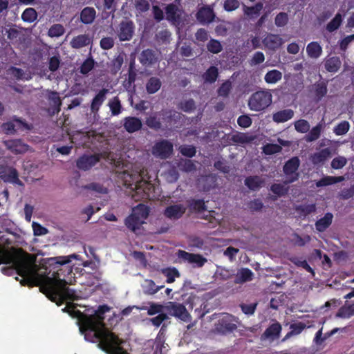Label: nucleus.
<instances>
[{"label": "nucleus", "instance_id": "nucleus-1", "mask_svg": "<svg viewBox=\"0 0 354 354\" xmlns=\"http://www.w3.org/2000/svg\"><path fill=\"white\" fill-rule=\"evenodd\" d=\"M0 263L9 265L3 271L9 274L15 271L22 277L21 283L39 287L41 292L58 306L63 303V279L46 267L39 266L35 258L26 253L12 252L0 246Z\"/></svg>", "mask_w": 354, "mask_h": 354}, {"label": "nucleus", "instance_id": "nucleus-2", "mask_svg": "<svg viewBox=\"0 0 354 354\" xmlns=\"http://www.w3.org/2000/svg\"><path fill=\"white\" fill-rule=\"evenodd\" d=\"M103 313L100 310L84 318L80 326L81 333L86 340L97 343V346L107 354H128L120 346L122 341L104 327Z\"/></svg>", "mask_w": 354, "mask_h": 354}, {"label": "nucleus", "instance_id": "nucleus-3", "mask_svg": "<svg viewBox=\"0 0 354 354\" xmlns=\"http://www.w3.org/2000/svg\"><path fill=\"white\" fill-rule=\"evenodd\" d=\"M149 210L147 206L139 204L133 209L132 214L126 218L125 225L131 231L136 232L137 230L145 223Z\"/></svg>", "mask_w": 354, "mask_h": 354}, {"label": "nucleus", "instance_id": "nucleus-4", "mask_svg": "<svg viewBox=\"0 0 354 354\" xmlns=\"http://www.w3.org/2000/svg\"><path fill=\"white\" fill-rule=\"evenodd\" d=\"M133 190L134 194H132V197L136 201L154 200L159 196L158 188L144 180H140L138 184H136Z\"/></svg>", "mask_w": 354, "mask_h": 354}, {"label": "nucleus", "instance_id": "nucleus-5", "mask_svg": "<svg viewBox=\"0 0 354 354\" xmlns=\"http://www.w3.org/2000/svg\"><path fill=\"white\" fill-rule=\"evenodd\" d=\"M272 102V95L268 90L259 91L249 98L248 106L254 111H261L268 107Z\"/></svg>", "mask_w": 354, "mask_h": 354}, {"label": "nucleus", "instance_id": "nucleus-6", "mask_svg": "<svg viewBox=\"0 0 354 354\" xmlns=\"http://www.w3.org/2000/svg\"><path fill=\"white\" fill-rule=\"evenodd\" d=\"M177 256L182 262L190 264L194 268H202L207 261V259L200 254L189 253L184 250H178Z\"/></svg>", "mask_w": 354, "mask_h": 354}, {"label": "nucleus", "instance_id": "nucleus-7", "mask_svg": "<svg viewBox=\"0 0 354 354\" xmlns=\"http://www.w3.org/2000/svg\"><path fill=\"white\" fill-rule=\"evenodd\" d=\"M300 165V160L297 157L290 159L283 166V172L286 176L284 184L287 185L296 181L299 178V173L297 172Z\"/></svg>", "mask_w": 354, "mask_h": 354}, {"label": "nucleus", "instance_id": "nucleus-8", "mask_svg": "<svg viewBox=\"0 0 354 354\" xmlns=\"http://www.w3.org/2000/svg\"><path fill=\"white\" fill-rule=\"evenodd\" d=\"M165 310L170 315L178 317L183 321L187 322L189 319V315L187 309L181 304L168 302L165 305Z\"/></svg>", "mask_w": 354, "mask_h": 354}, {"label": "nucleus", "instance_id": "nucleus-9", "mask_svg": "<svg viewBox=\"0 0 354 354\" xmlns=\"http://www.w3.org/2000/svg\"><path fill=\"white\" fill-rule=\"evenodd\" d=\"M173 145L167 140L156 142L152 147V154L160 159H166L172 153Z\"/></svg>", "mask_w": 354, "mask_h": 354}, {"label": "nucleus", "instance_id": "nucleus-10", "mask_svg": "<svg viewBox=\"0 0 354 354\" xmlns=\"http://www.w3.org/2000/svg\"><path fill=\"white\" fill-rule=\"evenodd\" d=\"M135 26L133 21L129 20L122 21L119 24L118 36L120 41H129L133 37Z\"/></svg>", "mask_w": 354, "mask_h": 354}, {"label": "nucleus", "instance_id": "nucleus-11", "mask_svg": "<svg viewBox=\"0 0 354 354\" xmlns=\"http://www.w3.org/2000/svg\"><path fill=\"white\" fill-rule=\"evenodd\" d=\"M186 207L182 204H175L168 206L164 212V215L171 219L176 220L180 218L185 212Z\"/></svg>", "mask_w": 354, "mask_h": 354}, {"label": "nucleus", "instance_id": "nucleus-12", "mask_svg": "<svg viewBox=\"0 0 354 354\" xmlns=\"http://www.w3.org/2000/svg\"><path fill=\"white\" fill-rule=\"evenodd\" d=\"M3 144L7 149L15 154L23 153L28 150V146L21 140H5Z\"/></svg>", "mask_w": 354, "mask_h": 354}, {"label": "nucleus", "instance_id": "nucleus-13", "mask_svg": "<svg viewBox=\"0 0 354 354\" xmlns=\"http://www.w3.org/2000/svg\"><path fill=\"white\" fill-rule=\"evenodd\" d=\"M2 129L6 134H14L17 130L28 129V125L22 120L14 118L12 121L3 123Z\"/></svg>", "mask_w": 354, "mask_h": 354}, {"label": "nucleus", "instance_id": "nucleus-14", "mask_svg": "<svg viewBox=\"0 0 354 354\" xmlns=\"http://www.w3.org/2000/svg\"><path fill=\"white\" fill-rule=\"evenodd\" d=\"M215 14L210 6H203L196 13L197 20L203 24H209L214 21Z\"/></svg>", "mask_w": 354, "mask_h": 354}, {"label": "nucleus", "instance_id": "nucleus-15", "mask_svg": "<svg viewBox=\"0 0 354 354\" xmlns=\"http://www.w3.org/2000/svg\"><path fill=\"white\" fill-rule=\"evenodd\" d=\"M100 160L98 155L83 156L77 160V167L80 169L88 170Z\"/></svg>", "mask_w": 354, "mask_h": 354}, {"label": "nucleus", "instance_id": "nucleus-16", "mask_svg": "<svg viewBox=\"0 0 354 354\" xmlns=\"http://www.w3.org/2000/svg\"><path fill=\"white\" fill-rule=\"evenodd\" d=\"M331 156V151L329 148L323 149L313 153L310 160L315 165H323Z\"/></svg>", "mask_w": 354, "mask_h": 354}, {"label": "nucleus", "instance_id": "nucleus-17", "mask_svg": "<svg viewBox=\"0 0 354 354\" xmlns=\"http://www.w3.org/2000/svg\"><path fill=\"white\" fill-rule=\"evenodd\" d=\"M263 44L266 48L274 50L279 48L283 41L279 35L270 33L263 39Z\"/></svg>", "mask_w": 354, "mask_h": 354}, {"label": "nucleus", "instance_id": "nucleus-18", "mask_svg": "<svg viewBox=\"0 0 354 354\" xmlns=\"http://www.w3.org/2000/svg\"><path fill=\"white\" fill-rule=\"evenodd\" d=\"M141 120L136 117H126L123 120V126L129 133H133L140 130L142 127Z\"/></svg>", "mask_w": 354, "mask_h": 354}, {"label": "nucleus", "instance_id": "nucleus-19", "mask_svg": "<svg viewBox=\"0 0 354 354\" xmlns=\"http://www.w3.org/2000/svg\"><path fill=\"white\" fill-rule=\"evenodd\" d=\"M216 330L221 333L232 332L236 328V325L231 322V317L227 315L218 321Z\"/></svg>", "mask_w": 354, "mask_h": 354}, {"label": "nucleus", "instance_id": "nucleus-20", "mask_svg": "<svg viewBox=\"0 0 354 354\" xmlns=\"http://www.w3.org/2000/svg\"><path fill=\"white\" fill-rule=\"evenodd\" d=\"M166 18L173 23L178 22L182 15L181 10L176 4L171 3L167 6L165 8Z\"/></svg>", "mask_w": 354, "mask_h": 354}, {"label": "nucleus", "instance_id": "nucleus-21", "mask_svg": "<svg viewBox=\"0 0 354 354\" xmlns=\"http://www.w3.org/2000/svg\"><path fill=\"white\" fill-rule=\"evenodd\" d=\"M158 61V57L155 52L150 49L144 50L140 55V63L146 66H149Z\"/></svg>", "mask_w": 354, "mask_h": 354}, {"label": "nucleus", "instance_id": "nucleus-22", "mask_svg": "<svg viewBox=\"0 0 354 354\" xmlns=\"http://www.w3.org/2000/svg\"><path fill=\"white\" fill-rule=\"evenodd\" d=\"M140 174H130L127 171H124L123 172L120 173L119 177L124 182V185L127 186L128 188H131L133 189V187L132 186L140 180H139Z\"/></svg>", "mask_w": 354, "mask_h": 354}, {"label": "nucleus", "instance_id": "nucleus-23", "mask_svg": "<svg viewBox=\"0 0 354 354\" xmlns=\"http://www.w3.org/2000/svg\"><path fill=\"white\" fill-rule=\"evenodd\" d=\"M91 42V39L86 34L79 35L73 37L70 41V45L73 48L78 49L88 46Z\"/></svg>", "mask_w": 354, "mask_h": 354}, {"label": "nucleus", "instance_id": "nucleus-24", "mask_svg": "<svg viewBox=\"0 0 354 354\" xmlns=\"http://www.w3.org/2000/svg\"><path fill=\"white\" fill-rule=\"evenodd\" d=\"M142 292L147 295H153L157 293L164 286H157L151 279H145L141 285Z\"/></svg>", "mask_w": 354, "mask_h": 354}, {"label": "nucleus", "instance_id": "nucleus-25", "mask_svg": "<svg viewBox=\"0 0 354 354\" xmlns=\"http://www.w3.org/2000/svg\"><path fill=\"white\" fill-rule=\"evenodd\" d=\"M254 275L253 272L249 268H241L236 273L235 283H243L251 281L254 278Z\"/></svg>", "mask_w": 354, "mask_h": 354}, {"label": "nucleus", "instance_id": "nucleus-26", "mask_svg": "<svg viewBox=\"0 0 354 354\" xmlns=\"http://www.w3.org/2000/svg\"><path fill=\"white\" fill-rule=\"evenodd\" d=\"M107 89H102L93 99L91 105V110L93 113H96L99 111L100 107L106 100V95L108 93Z\"/></svg>", "mask_w": 354, "mask_h": 354}, {"label": "nucleus", "instance_id": "nucleus-27", "mask_svg": "<svg viewBox=\"0 0 354 354\" xmlns=\"http://www.w3.org/2000/svg\"><path fill=\"white\" fill-rule=\"evenodd\" d=\"M294 116V111L292 109H283L273 113L272 120L277 123L285 122Z\"/></svg>", "mask_w": 354, "mask_h": 354}, {"label": "nucleus", "instance_id": "nucleus-28", "mask_svg": "<svg viewBox=\"0 0 354 354\" xmlns=\"http://www.w3.org/2000/svg\"><path fill=\"white\" fill-rule=\"evenodd\" d=\"M333 215L332 213L328 212L325 215L316 221L315 228L318 232H324L332 223Z\"/></svg>", "mask_w": 354, "mask_h": 354}, {"label": "nucleus", "instance_id": "nucleus-29", "mask_svg": "<svg viewBox=\"0 0 354 354\" xmlns=\"http://www.w3.org/2000/svg\"><path fill=\"white\" fill-rule=\"evenodd\" d=\"M96 17V11L93 8L86 7L80 13V20L84 24H92Z\"/></svg>", "mask_w": 354, "mask_h": 354}, {"label": "nucleus", "instance_id": "nucleus-30", "mask_svg": "<svg viewBox=\"0 0 354 354\" xmlns=\"http://www.w3.org/2000/svg\"><path fill=\"white\" fill-rule=\"evenodd\" d=\"M354 315V304H345L337 311L336 318L348 319Z\"/></svg>", "mask_w": 354, "mask_h": 354}, {"label": "nucleus", "instance_id": "nucleus-31", "mask_svg": "<svg viewBox=\"0 0 354 354\" xmlns=\"http://www.w3.org/2000/svg\"><path fill=\"white\" fill-rule=\"evenodd\" d=\"M306 53L309 57L312 59H317L322 53V48L319 43L312 41L307 45Z\"/></svg>", "mask_w": 354, "mask_h": 354}, {"label": "nucleus", "instance_id": "nucleus-32", "mask_svg": "<svg viewBox=\"0 0 354 354\" xmlns=\"http://www.w3.org/2000/svg\"><path fill=\"white\" fill-rule=\"evenodd\" d=\"M342 62L338 57H331L325 59L324 66L327 71L336 73L341 67Z\"/></svg>", "mask_w": 354, "mask_h": 354}, {"label": "nucleus", "instance_id": "nucleus-33", "mask_svg": "<svg viewBox=\"0 0 354 354\" xmlns=\"http://www.w3.org/2000/svg\"><path fill=\"white\" fill-rule=\"evenodd\" d=\"M281 330V324L278 322H275L265 330L263 336L267 339L274 340L279 337Z\"/></svg>", "mask_w": 354, "mask_h": 354}, {"label": "nucleus", "instance_id": "nucleus-34", "mask_svg": "<svg viewBox=\"0 0 354 354\" xmlns=\"http://www.w3.org/2000/svg\"><path fill=\"white\" fill-rule=\"evenodd\" d=\"M324 129V124L323 122L318 123L315 127L309 130L308 133L306 136V140L307 142H314L317 140L321 135L322 131Z\"/></svg>", "mask_w": 354, "mask_h": 354}, {"label": "nucleus", "instance_id": "nucleus-35", "mask_svg": "<svg viewBox=\"0 0 354 354\" xmlns=\"http://www.w3.org/2000/svg\"><path fill=\"white\" fill-rule=\"evenodd\" d=\"M264 183V180L259 176H250L245 180V185L252 190L259 189Z\"/></svg>", "mask_w": 354, "mask_h": 354}, {"label": "nucleus", "instance_id": "nucleus-36", "mask_svg": "<svg viewBox=\"0 0 354 354\" xmlns=\"http://www.w3.org/2000/svg\"><path fill=\"white\" fill-rule=\"evenodd\" d=\"M282 79V73L278 70L269 71L264 77V80L268 84H276Z\"/></svg>", "mask_w": 354, "mask_h": 354}, {"label": "nucleus", "instance_id": "nucleus-37", "mask_svg": "<svg viewBox=\"0 0 354 354\" xmlns=\"http://www.w3.org/2000/svg\"><path fill=\"white\" fill-rule=\"evenodd\" d=\"M344 180L343 176H325L316 182V186L324 187L340 183Z\"/></svg>", "mask_w": 354, "mask_h": 354}, {"label": "nucleus", "instance_id": "nucleus-38", "mask_svg": "<svg viewBox=\"0 0 354 354\" xmlns=\"http://www.w3.org/2000/svg\"><path fill=\"white\" fill-rule=\"evenodd\" d=\"M1 178L6 182L12 183H17L19 180L18 178V173L16 169L13 168H9L1 174Z\"/></svg>", "mask_w": 354, "mask_h": 354}, {"label": "nucleus", "instance_id": "nucleus-39", "mask_svg": "<svg viewBox=\"0 0 354 354\" xmlns=\"http://www.w3.org/2000/svg\"><path fill=\"white\" fill-rule=\"evenodd\" d=\"M160 80L158 77H152L146 84V90L148 93L153 94L160 88Z\"/></svg>", "mask_w": 354, "mask_h": 354}, {"label": "nucleus", "instance_id": "nucleus-40", "mask_svg": "<svg viewBox=\"0 0 354 354\" xmlns=\"http://www.w3.org/2000/svg\"><path fill=\"white\" fill-rule=\"evenodd\" d=\"M162 272L167 277L166 281L168 283H173L176 278H178L180 276V272L175 268H168L163 269Z\"/></svg>", "mask_w": 354, "mask_h": 354}, {"label": "nucleus", "instance_id": "nucleus-41", "mask_svg": "<svg viewBox=\"0 0 354 354\" xmlns=\"http://www.w3.org/2000/svg\"><path fill=\"white\" fill-rule=\"evenodd\" d=\"M140 310H147V314L149 315H156L158 313L159 315L160 313H163V312L165 311V305L163 306V305L156 304V303H150L149 308L143 306V307L140 308Z\"/></svg>", "mask_w": 354, "mask_h": 354}, {"label": "nucleus", "instance_id": "nucleus-42", "mask_svg": "<svg viewBox=\"0 0 354 354\" xmlns=\"http://www.w3.org/2000/svg\"><path fill=\"white\" fill-rule=\"evenodd\" d=\"M37 18V12L32 8H26L21 15V19L24 21L28 23L34 22Z\"/></svg>", "mask_w": 354, "mask_h": 354}, {"label": "nucleus", "instance_id": "nucleus-43", "mask_svg": "<svg viewBox=\"0 0 354 354\" xmlns=\"http://www.w3.org/2000/svg\"><path fill=\"white\" fill-rule=\"evenodd\" d=\"M108 106H109L113 115H118L122 111L120 100L118 97H114L113 99L110 100L108 103Z\"/></svg>", "mask_w": 354, "mask_h": 354}, {"label": "nucleus", "instance_id": "nucleus-44", "mask_svg": "<svg viewBox=\"0 0 354 354\" xmlns=\"http://www.w3.org/2000/svg\"><path fill=\"white\" fill-rule=\"evenodd\" d=\"M342 23V16L341 14L337 13L334 18L327 24L326 30L332 32L339 28Z\"/></svg>", "mask_w": 354, "mask_h": 354}, {"label": "nucleus", "instance_id": "nucleus-45", "mask_svg": "<svg viewBox=\"0 0 354 354\" xmlns=\"http://www.w3.org/2000/svg\"><path fill=\"white\" fill-rule=\"evenodd\" d=\"M263 4L261 2L256 3L255 6L252 7H245L244 13L245 15L254 17L259 15L260 11L263 9Z\"/></svg>", "mask_w": 354, "mask_h": 354}, {"label": "nucleus", "instance_id": "nucleus-46", "mask_svg": "<svg viewBox=\"0 0 354 354\" xmlns=\"http://www.w3.org/2000/svg\"><path fill=\"white\" fill-rule=\"evenodd\" d=\"M206 82L213 83L218 77V69L215 66H211L203 75Z\"/></svg>", "mask_w": 354, "mask_h": 354}, {"label": "nucleus", "instance_id": "nucleus-47", "mask_svg": "<svg viewBox=\"0 0 354 354\" xmlns=\"http://www.w3.org/2000/svg\"><path fill=\"white\" fill-rule=\"evenodd\" d=\"M77 255L75 254L70 256H60L49 259L51 264L64 265L71 261V259H77Z\"/></svg>", "mask_w": 354, "mask_h": 354}, {"label": "nucleus", "instance_id": "nucleus-48", "mask_svg": "<svg viewBox=\"0 0 354 354\" xmlns=\"http://www.w3.org/2000/svg\"><path fill=\"white\" fill-rule=\"evenodd\" d=\"M65 29L62 24L53 25L48 30V35L50 37H58L64 35Z\"/></svg>", "mask_w": 354, "mask_h": 354}, {"label": "nucleus", "instance_id": "nucleus-49", "mask_svg": "<svg viewBox=\"0 0 354 354\" xmlns=\"http://www.w3.org/2000/svg\"><path fill=\"white\" fill-rule=\"evenodd\" d=\"M349 129V122L344 120L342 121L334 127L333 132L337 136H343L348 131Z\"/></svg>", "mask_w": 354, "mask_h": 354}, {"label": "nucleus", "instance_id": "nucleus-50", "mask_svg": "<svg viewBox=\"0 0 354 354\" xmlns=\"http://www.w3.org/2000/svg\"><path fill=\"white\" fill-rule=\"evenodd\" d=\"M295 129L297 132L304 133H307L310 130V124L309 122L304 119H300L297 120L294 123Z\"/></svg>", "mask_w": 354, "mask_h": 354}, {"label": "nucleus", "instance_id": "nucleus-51", "mask_svg": "<svg viewBox=\"0 0 354 354\" xmlns=\"http://www.w3.org/2000/svg\"><path fill=\"white\" fill-rule=\"evenodd\" d=\"M296 210L302 216L308 215L316 211L315 204H304L299 205L296 207Z\"/></svg>", "mask_w": 354, "mask_h": 354}, {"label": "nucleus", "instance_id": "nucleus-52", "mask_svg": "<svg viewBox=\"0 0 354 354\" xmlns=\"http://www.w3.org/2000/svg\"><path fill=\"white\" fill-rule=\"evenodd\" d=\"M178 168L179 169L186 171V172H191L192 171H194L196 169V165L193 162L192 160L189 159H185L182 160L178 163Z\"/></svg>", "mask_w": 354, "mask_h": 354}, {"label": "nucleus", "instance_id": "nucleus-53", "mask_svg": "<svg viewBox=\"0 0 354 354\" xmlns=\"http://www.w3.org/2000/svg\"><path fill=\"white\" fill-rule=\"evenodd\" d=\"M271 191L278 196L286 195L288 192V187L282 184H274L271 186Z\"/></svg>", "mask_w": 354, "mask_h": 354}, {"label": "nucleus", "instance_id": "nucleus-54", "mask_svg": "<svg viewBox=\"0 0 354 354\" xmlns=\"http://www.w3.org/2000/svg\"><path fill=\"white\" fill-rule=\"evenodd\" d=\"M88 137L86 134H84L82 132L77 131L73 135L71 136V140L73 143H78V145L84 144Z\"/></svg>", "mask_w": 354, "mask_h": 354}, {"label": "nucleus", "instance_id": "nucleus-55", "mask_svg": "<svg viewBox=\"0 0 354 354\" xmlns=\"http://www.w3.org/2000/svg\"><path fill=\"white\" fill-rule=\"evenodd\" d=\"M281 146L277 144H267L263 147V151L265 154L272 155L281 151Z\"/></svg>", "mask_w": 354, "mask_h": 354}, {"label": "nucleus", "instance_id": "nucleus-56", "mask_svg": "<svg viewBox=\"0 0 354 354\" xmlns=\"http://www.w3.org/2000/svg\"><path fill=\"white\" fill-rule=\"evenodd\" d=\"M347 159L344 156L335 158L330 163L331 167L334 169H340L347 164Z\"/></svg>", "mask_w": 354, "mask_h": 354}, {"label": "nucleus", "instance_id": "nucleus-57", "mask_svg": "<svg viewBox=\"0 0 354 354\" xmlns=\"http://www.w3.org/2000/svg\"><path fill=\"white\" fill-rule=\"evenodd\" d=\"M288 22V16L286 12H279L274 19V24L277 27H283Z\"/></svg>", "mask_w": 354, "mask_h": 354}, {"label": "nucleus", "instance_id": "nucleus-58", "mask_svg": "<svg viewBox=\"0 0 354 354\" xmlns=\"http://www.w3.org/2000/svg\"><path fill=\"white\" fill-rule=\"evenodd\" d=\"M32 227L33 230V234L35 236H43L47 234L49 232L48 230L37 222H32Z\"/></svg>", "mask_w": 354, "mask_h": 354}, {"label": "nucleus", "instance_id": "nucleus-59", "mask_svg": "<svg viewBox=\"0 0 354 354\" xmlns=\"http://www.w3.org/2000/svg\"><path fill=\"white\" fill-rule=\"evenodd\" d=\"M171 33L167 30L159 31L156 34V39L159 44H167L169 41Z\"/></svg>", "mask_w": 354, "mask_h": 354}, {"label": "nucleus", "instance_id": "nucleus-60", "mask_svg": "<svg viewBox=\"0 0 354 354\" xmlns=\"http://www.w3.org/2000/svg\"><path fill=\"white\" fill-rule=\"evenodd\" d=\"M240 3L238 0H225L223 3V8L227 12H232L239 8Z\"/></svg>", "mask_w": 354, "mask_h": 354}, {"label": "nucleus", "instance_id": "nucleus-61", "mask_svg": "<svg viewBox=\"0 0 354 354\" xmlns=\"http://www.w3.org/2000/svg\"><path fill=\"white\" fill-rule=\"evenodd\" d=\"M265 60L264 54L262 52H256L250 60V66H256L263 63Z\"/></svg>", "mask_w": 354, "mask_h": 354}, {"label": "nucleus", "instance_id": "nucleus-62", "mask_svg": "<svg viewBox=\"0 0 354 354\" xmlns=\"http://www.w3.org/2000/svg\"><path fill=\"white\" fill-rule=\"evenodd\" d=\"M207 49L212 53H218L222 50V46L217 40L212 39L207 44Z\"/></svg>", "mask_w": 354, "mask_h": 354}, {"label": "nucleus", "instance_id": "nucleus-63", "mask_svg": "<svg viewBox=\"0 0 354 354\" xmlns=\"http://www.w3.org/2000/svg\"><path fill=\"white\" fill-rule=\"evenodd\" d=\"M189 207L194 211L201 212L205 209V203L202 200H192L189 203Z\"/></svg>", "mask_w": 354, "mask_h": 354}, {"label": "nucleus", "instance_id": "nucleus-64", "mask_svg": "<svg viewBox=\"0 0 354 354\" xmlns=\"http://www.w3.org/2000/svg\"><path fill=\"white\" fill-rule=\"evenodd\" d=\"M291 261L296 266L301 267V268H304L306 270H307L314 274L313 270L308 264V263L306 260H302L301 259L294 257V258L291 259Z\"/></svg>", "mask_w": 354, "mask_h": 354}]
</instances>
